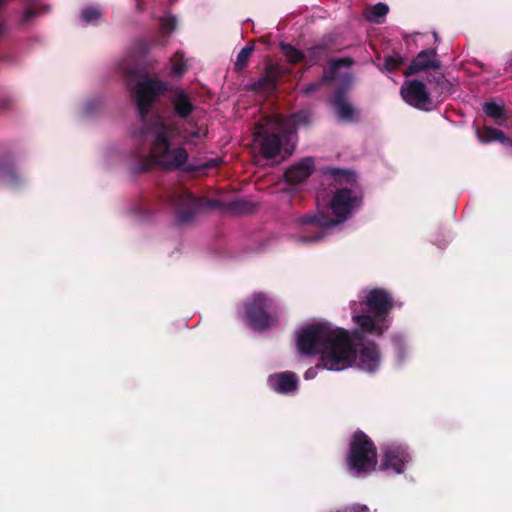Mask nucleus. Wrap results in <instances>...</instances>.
<instances>
[{
    "instance_id": "f257e3e1",
    "label": "nucleus",
    "mask_w": 512,
    "mask_h": 512,
    "mask_svg": "<svg viewBox=\"0 0 512 512\" xmlns=\"http://www.w3.org/2000/svg\"><path fill=\"white\" fill-rule=\"evenodd\" d=\"M122 70L127 75L128 86L140 118V127L131 132V139L136 146L134 170L144 172L154 165L167 169L183 166L188 160V153L173 142L181 137L186 143L197 144L205 137L206 129L195 126L189 130L175 118L150 115V108L156 98L167 90L166 83L137 74L125 64L122 65Z\"/></svg>"
},
{
    "instance_id": "f03ea898",
    "label": "nucleus",
    "mask_w": 512,
    "mask_h": 512,
    "mask_svg": "<svg viewBox=\"0 0 512 512\" xmlns=\"http://www.w3.org/2000/svg\"><path fill=\"white\" fill-rule=\"evenodd\" d=\"M296 344L301 355H320L323 367L341 371L355 365L362 371L374 373L381 365V354L373 342L353 344L348 331L327 322L302 327Z\"/></svg>"
},
{
    "instance_id": "7ed1b4c3",
    "label": "nucleus",
    "mask_w": 512,
    "mask_h": 512,
    "mask_svg": "<svg viewBox=\"0 0 512 512\" xmlns=\"http://www.w3.org/2000/svg\"><path fill=\"white\" fill-rule=\"evenodd\" d=\"M324 181L331 186L329 193L320 191L316 196L318 213L307 215L297 222L296 241L302 245L318 243L326 228L347 221L362 205L363 193L355 173L338 168H327Z\"/></svg>"
},
{
    "instance_id": "20e7f679",
    "label": "nucleus",
    "mask_w": 512,
    "mask_h": 512,
    "mask_svg": "<svg viewBox=\"0 0 512 512\" xmlns=\"http://www.w3.org/2000/svg\"><path fill=\"white\" fill-rule=\"evenodd\" d=\"M308 111H300L287 118L275 115L258 123L253 134L252 150L264 158H274L281 151L292 153L295 147L296 130L311 121Z\"/></svg>"
},
{
    "instance_id": "39448f33",
    "label": "nucleus",
    "mask_w": 512,
    "mask_h": 512,
    "mask_svg": "<svg viewBox=\"0 0 512 512\" xmlns=\"http://www.w3.org/2000/svg\"><path fill=\"white\" fill-rule=\"evenodd\" d=\"M393 307L390 294L383 289L363 291L359 301L351 302L355 335L381 337L390 327Z\"/></svg>"
},
{
    "instance_id": "423d86ee",
    "label": "nucleus",
    "mask_w": 512,
    "mask_h": 512,
    "mask_svg": "<svg viewBox=\"0 0 512 512\" xmlns=\"http://www.w3.org/2000/svg\"><path fill=\"white\" fill-rule=\"evenodd\" d=\"M347 462L350 471L356 476H365L375 471L376 449L363 432L353 434Z\"/></svg>"
},
{
    "instance_id": "0eeeda50",
    "label": "nucleus",
    "mask_w": 512,
    "mask_h": 512,
    "mask_svg": "<svg viewBox=\"0 0 512 512\" xmlns=\"http://www.w3.org/2000/svg\"><path fill=\"white\" fill-rule=\"evenodd\" d=\"M278 303L265 293H254L244 303V317L249 326L255 330L271 327L276 321Z\"/></svg>"
},
{
    "instance_id": "6e6552de",
    "label": "nucleus",
    "mask_w": 512,
    "mask_h": 512,
    "mask_svg": "<svg viewBox=\"0 0 512 512\" xmlns=\"http://www.w3.org/2000/svg\"><path fill=\"white\" fill-rule=\"evenodd\" d=\"M169 201L179 223H187L203 209L217 206L216 201H204L200 198H196L182 186L176 187L170 193Z\"/></svg>"
},
{
    "instance_id": "1a4fd4ad",
    "label": "nucleus",
    "mask_w": 512,
    "mask_h": 512,
    "mask_svg": "<svg viewBox=\"0 0 512 512\" xmlns=\"http://www.w3.org/2000/svg\"><path fill=\"white\" fill-rule=\"evenodd\" d=\"M411 461V456L402 445L389 444L383 447L380 469L392 474H401L405 465Z\"/></svg>"
},
{
    "instance_id": "9d476101",
    "label": "nucleus",
    "mask_w": 512,
    "mask_h": 512,
    "mask_svg": "<svg viewBox=\"0 0 512 512\" xmlns=\"http://www.w3.org/2000/svg\"><path fill=\"white\" fill-rule=\"evenodd\" d=\"M400 93L403 100L409 105L421 110L430 109V95L424 83L416 80L406 81L402 85Z\"/></svg>"
},
{
    "instance_id": "9b49d317",
    "label": "nucleus",
    "mask_w": 512,
    "mask_h": 512,
    "mask_svg": "<svg viewBox=\"0 0 512 512\" xmlns=\"http://www.w3.org/2000/svg\"><path fill=\"white\" fill-rule=\"evenodd\" d=\"M324 81H336L337 83L349 84L351 82L349 62L347 60L331 61L329 72L325 73L323 80L307 85L302 89L303 93L306 95L312 94Z\"/></svg>"
},
{
    "instance_id": "f8f14e48",
    "label": "nucleus",
    "mask_w": 512,
    "mask_h": 512,
    "mask_svg": "<svg viewBox=\"0 0 512 512\" xmlns=\"http://www.w3.org/2000/svg\"><path fill=\"white\" fill-rule=\"evenodd\" d=\"M170 102L174 111V114L185 120L187 124H190V116L196 109L193 98L184 90L176 89L170 94Z\"/></svg>"
},
{
    "instance_id": "ddd939ff",
    "label": "nucleus",
    "mask_w": 512,
    "mask_h": 512,
    "mask_svg": "<svg viewBox=\"0 0 512 512\" xmlns=\"http://www.w3.org/2000/svg\"><path fill=\"white\" fill-rule=\"evenodd\" d=\"M314 169V160L311 157H306L290 166L284 176L287 184L296 185L306 180Z\"/></svg>"
},
{
    "instance_id": "4468645a",
    "label": "nucleus",
    "mask_w": 512,
    "mask_h": 512,
    "mask_svg": "<svg viewBox=\"0 0 512 512\" xmlns=\"http://www.w3.org/2000/svg\"><path fill=\"white\" fill-rule=\"evenodd\" d=\"M268 385L277 393L287 394L297 389L298 378L290 371L277 373L269 376Z\"/></svg>"
},
{
    "instance_id": "2eb2a0df",
    "label": "nucleus",
    "mask_w": 512,
    "mask_h": 512,
    "mask_svg": "<svg viewBox=\"0 0 512 512\" xmlns=\"http://www.w3.org/2000/svg\"><path fill=\"white\" fill-rule=\"evenodd\" d=\"M352 81L349 84L338 83L341 87L338 89L333 98V107L341 120H351L353 118L354 109L348 102L346 97V91L350 87Z\"/></svg>"
},
{
    "instance_id": "dca6fc26",
    "label": "nucleus",
    "mask_w": 512,
    "mask_h": 512,
    "mask_svg": "<svg viewBox=\"0 0 512 512\" xmlns=\"http://www.w3.org/2000/svg\"><path fill=\"white\" fill-rule=\"evenodd\" d=\"M439 62L436 60L434 50L421 51L409 65L405 75H412L428 68H438Z\"/></svg>"
},
{
    "instance_id": "f3484780",
    "label": "nucleus",
    "mask_w": 512,
    "mask_h": 512,
    "mask_svg": "<svg viewBox=\"0 0 512 512\" xmlns=\"http://www.w3.org/2000/svg\"><path fill=\"white\" fill-rule=\"evenodd\" d=\"M281 49L285 57L290 61L291 63H298L302 60H305L307 57L315 58L314 60H311V62H318V55L323 52L321 48H312L310 49L307 54H303L301 51L294 48L292 45L283 43L281 44Z\"/></svg>"
},
{
    "instance_id": "a211bd4d",
    "label": "nucleus",
    "mask_w": 512,
    "mask_h": 512,
    "mask_svg": "<svg viewBox=\"0 0 512 512\" xmlns=\"http://www.w3.org/2000/svg\"><path fill=\"white\" fill-rule=\"evenodd\" d=\"M476 135L481 143H490L499 141L504 145H510L511 141L500 130L490 126H484L482 129H476Z\"/></svg>"
},
{
    "instance_id": "6ab92c4d",
    "label": "nucleus",
    "mask_w": 512,
    "mask_h": 512,
    "mask_svg": "<svg viewBox=\"0 0 512 512\" xmlns=\"http://www.w3.org/2000/svg\"><path fill=\"white\" fill-rule=\"evenodd\" d=\"M103 10L98 5H87L79 14L80 23L83 26L97 25L101 22Z\"/></svg>"
},
{
    "instance_id": "aec40b11",
    "label": "nucleus",
    "mask_w": 512,
    "mask_h": 512,
    "mask_svg": "<svg viewBox=\"0 0 512 512\" xmlns=\"http://www.w3.org/2000/svg\"><path fill=\"white\" fill-rule=\"evenodd\" d=\"M483 111L487 116L494 120L495 124L500 126L504 125L506 116L503 108L500 105L494 102L485 103L483 106Z\"/></svg>"
},
{
    "instance_id": "412c9836",
    "label": "nucleus",
    "mask_w": 512,
    "mask_h": 512,
    "mask_svg": "<svg viewBox=\"0 0 512 512\" xmlns=\"http://www.w3.org/2000/svg\"><path fill=\"white\" fill-rule=\"evenodd\" d=\"M388 6L384 3H377L365 12V17L374 23H380L388 13Z\"/></svg>"
},
{
    "instance_id": "4be33fe9",
    "label": "nucleus",
    "mask_w": 512,
    "mask_h": 512,
    "mask_svg": "<svg viewBox=\"0 0 512 512\" xmlns=\"http://www.w3.org/2000/svg\"><path fill=\"white\" fill-rule=\"evenodd\" d=\"M395 355L399 363H402L405 356L408 354V349L405 343V339L401 335H395L392 338Z\"/></svg>"
},
{
    "instance_id": "5701e85b",
    "label": "nucleus",
    "mask_w": 512,
    "mask_h": 512,
    "mask_svg": "<svg viewBox=\"0 0 512 512\" xmlns=\"http://www.w3.org/2000/svg\"><path fill=\"white\" fill-rule=\"evenodd\" d=\"M176 27V19L173 16H165L160 19V32L162 35H169Z\"/></svg>"
},
{
    "instance_id": "b1692460",
    "label": "nucleus",
    "mask_w": 512,
    "mask_h": 512,
    "mask_svg": "<svg viewBox=\"0 0 512 512\" xmlns=\"http://www.w3.org/2000/svg\"><path fill=\"white\" fill-rule=\"evenodd\" d=\"M276 85V76L269 72L262 77L256 84V88L260 90H271Z\"/></svg>"
},
{
    "instance_id": "393cba45",
    "label": "nucleus",
    "mask_w": 512,
    "mask_h": 512,
    "mask_svg": "<svg viewBox=\"0 0 512 512\" xmlns=\"http://www.w3.org/2000/svg\"><path fill=\"white\" fill-rule=\"evenodd\" d=\"M18 176L14 170L8 169L0 172V181L7 187H15Z\"/></svg>"
},
{
    "instance_id": "a878e982",
    "label": "nucleus",
    "mask_w": 512,
    "mask_h": 512,
    "mask_svg": "<svg viewBox=\"0 0 512 512\" xmlns=\"http://www.w3.org/2000/svg\"><path fill=\"white\" fill-rule=\"evenodd\" d=\"M252 51L253 48L251 46H245L244 48H242L237 55L235 66L239 69L243 68L247 64L252 54Z\"/></svg>"
},
{
    "instance_id": "bb28decb",
    "label": "nucleus",
    "mask_w": 512,
    "mask_h": 512,
    "mask_svg": "<svg viewBox=\"0 0 512 512\" xmlns=\"http://www.w3.org/2000/svg\"><path fill=\"white\" fill-rule=\"evenodd\" d=\"M403 64V59L400 55L394 54L388 56L385 59L384 68L387 72H391L393 70L398 69Z\"/></svg>"
},
{
    "instance_id": "cd10ccee",
    "label": "nucleus",
    "mask_w": 512,
    "mask_h": 512,
    "mask_svg": "<svg viewBox=\"0 0 512 512\" xmlns=\"http://www.w3.org/2000/svg\"><path fill=\"white\" fill-rule=\"evenodd\" d=\"M186 70V65L182 56L176 55L171 66V74L181 76Z\"/></svg>"
},
{
    "instance_id": "c85d7f7f",
    "label": "nucleus",
    "mask_w": 512,
    "mask_h": 512,
    "mask_svg": "<svg viewBox=\"0 0 512 512\" xmlns=\"http://www.w3.org/2000/svg\"><path fill=\"white\" fill-rule=\"evenodd\" d=\"M319 359H320V363H322V361H321V358H320V357H319ZM319 369H325V368L323 367V364H320V365H317V366H315V367H311V368H309V369L305 372V374H304V378H305L306 380H312V379H314V378L317 376Z\"/></svg>"
},
{
    "instance_id": "c756f323",
    "label": "nucleus",
    "mask_w": 512,
    "mask_h": 512,
    "mask_svg": "<svg viewBox=\"0 0 512 512\" xmlns=\"http://www.w3.org/2000/svg\"><path fill=\"white\" fill-rule=\"evenodd\" d=\"M39 12L37 10V4H32L30 6H28L25 11H24V20L25 21H29L30 19H32L35 15H37Z\"/></svg>"
},
{
    "instance_id": "7c9ffc66",
    "label": "nucleus",
    "mask_w": 512,
    "mask_h": 512,
    "mask_svg": "<svg viewBox=\"0 0 512 512\" xmlns=\"http://www.w3.org/2000/svg\"><path fill=\"white\" fill-rule=\"evenodd\" d=\"M7 0H0V8L3 6V4L6 2ZM4 30H5V27L0 24V36L4 33Z\"/></svg>"
},
{
    "instance_id": "2f4dec72",
    "label": "nucleus",
    "mask_w": 512,
    "mask_h": 512,
    "mask_svg": "<svg viewBox=\"0 0 512 512\" xmlns=\"http://www.w3.org/2000/svg\"><path fill=\"white\" fill-rule=\"evenodd\" d=\"M84 109H85V113H86V114H90V113H91V111H92V108H91V106H90V103H87V104L85 105Z\"/></svg>"
},
{
    "instance_id": "473e14b6",
    "label": "nucleus",
    "mask_w": 512,
    "mask_h": 512,
    "mask_svg": "<svg viewBox=\"0 0 512 512\" xmlns=\"http://www.w3.org/2000/svg\"><path fill=\"white\" fill-rule=\"evenodd\" d=\"M136 5L140 11L143 10V4H142L141 0H136Z\"/></svg>"
}]
</instances>
